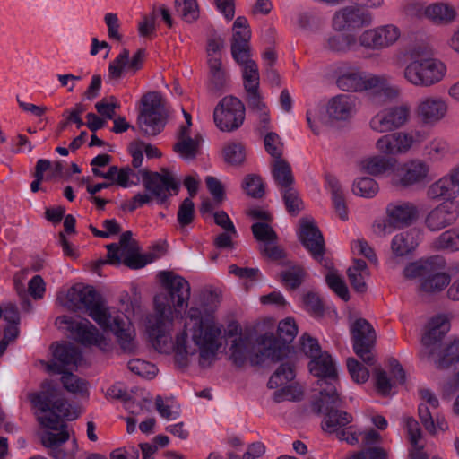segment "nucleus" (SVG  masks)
Listing matches in <instances>:
<instances>
[{"mask_svg": "<svg viewBox=\"0 0 459 459\" xmlns=\"http://www.w3.org/2000/svg\"><path fill=\"white\" fill-rule=\"evenodd\" d=\"M160 280L163 290L154 295L152 312L142 321L149 342L160 353H174L181 365H186L192 359H197L200 366L210 365L223 347L222 324L215 317L217 302L193 305L186 311L183 328L173 339L175 320L188 304L190 284L170 272H161Z\"/></svg>", "mask_w": 459, "mask_h": 459, "instance_id": "nucleus-1", "label": "nucleus"}, {"mask_svg": "<svg viewBox=\"0 0 459 459\" xmlns=\"http://www.w3.org/2000/svg\"><path fill=\"white\" fill-rule=\"evenodd\" d=\"M58 300L70 310L86 312L100 327L112 332L124 351L137 348L134 325L117 308L108 307L92 286L76 283L67 290L65 299L58 297Z\"/></svg>", "mask_w": 459, "mask_h": 459, "instance_id": "nucleus-2", "label": "nucleus"}, {"mask_svg": "<svg viewBox=\"0 0 459 459\" xmlns=\"http://www.w3.org/2000/svg\"><path fill=\"white\" fill-rule=\"evenodd\" d=\"M336 85L346 92L372 91L389 100L396 99L401 92L400 88L392 82L390 75L366 73L350 65L339 69Z\"/></svg>", "mask_w": 459, "mask_h": 459, "instance_id": "nucleus-3", "label": "nucleus"}, {"mask_svg": "<svg viewBox=\"0 0 459 459\" xmlns=\"http://www.w3.org/2000/svg\"><path fill=\"white\" fill-rule=\"evenodd\" d=\"M32 406L38 410L37 419L39 424L49 429H57L62 419L73 420L79 415L56 388L48 385L39 393L29 395Z\"/></svg>", "mask_w": 459, "mask_h": 459, "instance_id": "nucleus-4", "label": "nucleus"}, {"mask_svg": "<svg viewBox=\"0 0 459 459\" xmlns=\"http://www.w3.org/2000/svg\"><path fill=\"white\" fill-rule=\"evenodd\" d=\"M143 182L146 191H150L157 198L159 204H163L171 195L178 191V183L173 175L162 169L160 173H150L146 169L134 171L129 167L118 169L116 184L127 188Z\"/></svg>", "mask_w": 459, "mask_h": 459, "instance_id": "nucleus-5", "label": "nucleus"}, {"mask_svg": "<svg viewBox=\"0 0 459 459\" xmlns=\"http://www.w3.org/2000/svg\"><path fill=\"white\" fill-rule=\"evenodd\" d=\"M52 348L53 359L48 364V370L62 374L61 383L69 393L86 394L88 393V383L67 371V369L77 366L81 360L80 352L70 343L56 344L52 345Z\"/></svg>", "mask_w": 459, "mask_h": 459, "instance_id": "nucleus-6", "label": "nucleus"}, {"mask_svg": "<svg viewBox=\"0 0 459 459\" xmlns=\"http://www.w3.org/2000/svg\"><path fill=\"white\" fill-rule=\"evenodd\" d=\"M308 368L310 373L318 378V385L321 388L316 405L319 411L326 410L330 403L335 404L339 400L336 388L338 373L335 362L332 356L325 351L309 361Z\"/></svg>", "mask_w": 459, "mask_h": 459, "instance_id": "nucleus-7", "label": "nucleus"}, {"mask_svg": "<svg viewBox=\"0 0 459 459\" xmlns=\"http://www.w3.org/2000/svg\"><path fill=\"white\" fill-rule=\"evenodd\" d=\"M221 335L223 347L217 354L226 349L225 337L230 339V359L234 364L242 366L247 359H250L253 363H261L267 360L261 359V352L259 351L260 337L257 340V343L255 344L252 336L247 333H243L241 326L236 321L230 322L225 330L222 328ZM217 359L218 355H216V359L208 367ZM201 367L207 368V366Z\"/></svg>", "mask_w": 459, "mask_h": 459, "instance_id": "nucleus-8", "label": "nucleus"}, {"mask_svg": "<svg viewBox=\"0 0 459 459\" xmlns=\"http://www.w3.org/2000/svg\"><path fill=\"white\" fill-rule=\"evenodd\" d=\"M325 109V114L317 109H310L307 113V121L316 134H319L322 127L332 122L351 119L358 111L357 100L347 94H338L327 101Z\"/></svg>", "mask_w": 459, "mask_h": 459, "instance_id": "nucleus-9", "label": "nucleus"}, {"mask_svg": "<svg viewBox=\"0 0 459 459\" xmlns=\"http://www.w3.org/2000/svg\"><path fill=\"white\" fill-rule=\"evenodd\" d=\"M446 72V65L437 58L412 56L405 65L403 76L414 87L429 88L442 82Z\"/></svg>", "mask_w": 459, "mask_h": 459, "instance_id": "nucleus-10", "label": "nucleus"}, {"mask_svg": "<svg viewBox=\"0 0 459 459\" xmlns=\"http://www.w3.org/2000/svg\"><path fill=\"white\" fill-rule=\"evenodd\" d=\"M298 333V326L293 318L288 317L278 325L279 339L271 333L260 336L259 351L262 359L279 361L290 352L289 343Z\"/></svg>", "mask_w": 459, "mask_h": 459, "instance_id": "nucleus-11", "label": "nucleus"}, {"mask_svg": "<svg viewBox=\"0 0 459 459\" xmlns=\"http://www.w3.org/2000/svg\"><path fill=\"white\" fill-rule=\"evenodd\" d=\"M375 143L376 151L385 156H402L420 145L426 139V133L420 129L383 133Z\"/></svg>", "mask_w": 459, "mask_h": 459, "instance_id": "nucleus-12", "label": "nucleus"}, {"mask_svg": "<svg viewBox=\"0 0 459 459\" xmlns=\"http://www.w3.org/2000/svg\"><path fill=\"white\" fill-rule=\"evenodd\" d=\"M55 325L58 329L68 332L71 336L85 346H96L102 351L110 348V341L85 318H74L69 316H60Z\"/></svg>", "mask_w": 459, "mask_h": 459, "instance_id": "nucleus-13", "label": "nucleus"}, {"mask_svg": "<svg viewBox=\"0 0 459 459\" xmlns=\"http://www.w3.org/2000/svg\"><path fill=\"white\" fill-rule=\"evenodd\" d=\"M142 110L138 125L144 134L156 135L164 128L167 112L161 95L156 91L146 93L142 98Z\"/></svg>", "mask_w": 459, "mask_h": 459, "instance_id": "nucleus-14", "label": "nucleus"}, {"mask_svg": "<svg viewBox=\"0 0 459 459\" xmlns=\"http://www.w3.org/2000/svg\"><path fill=\"white\" fill-rule=\"evenodd\" d=\"M411 107L409 103H400L383 108L377 112L369 120L371 131L383 134L398 131L411 120Z\"/></svg>", "mask_w": 459, "mask_h": 459, "instance_id": "nucleus-15", "label": "nucleus"}, {"mask_svg": "<svg viewBox=\"0 0 459 459\" xmlns=\"http://www.w3.org/2000/svg\"><path fill=\"white\" fill-rule=\"evenodd\" d=\"M430 166L423 160L411 159L399 165L390 174L393 186L402 189L426 183L429 178Z\"/></svg>", "mask_w": 459, "mask_h": 459, "instance_id": "nucleus-16", "label": "nucleus"}, {"mask_svg": "<svg viewBox=\"0 0 459 459\" xmlns=\"http://www.w3.org/2000/svg\"><path fill=\"white\" fill-rule=\"evenodd\" d=\"M245 120V107L236 97H224L213 111V121L221 132H233L238 129Z\"/></svg>", "mask_w": 459, "mask_h": 459, "instance_id": "nucleus-17", "label": "nucleus"}, {"mask_svg": "<svg viewBox=\"0 0 459 459\" xmlns=\"http://www.w3.org/2000/svg\"><path fill=\"white\" fill-rule=\"evenodd\" d=\"M419 395L420 401L418 406V414L426 431L431 435H436L438 431H447L449 425L445 416L439 413L433 416L431 413V411L437 410L439 406L437 395L427 388H421L419 391Z\"/></svg>", "mask_w": 459, "mask_h": 459, "instance_id": "nucleus-18", "label": "nucleus"}, {"mask_svg": "<svg viewBox=\"0 0 459 459\" xmlns=\"http://www.w3.org/2000/svg\"><path fill=\"white\" fill-rule=\"evenodd\" d=\"M402 35L393 23L378 25L363 30L358 37L359 45L368 50H383L394 45Z\"/></svg>", "mask_w": 459, "mask_h": 459, "instance_id": "nucleus-19", "label": "nucleus"}, {"mask_svg": "<svg viewBox=\"0 0 459 459\" xmlns=\"http://www.w3.org/2000/svg\"><path fill=\"white\" fill-rule=\"evenodd\" d=\"M340 399L334 405L339 403ZM333 404L330 403L328 405V409H324L323 411H319L317 406L316 405V402L314 403L315 408L319 412L328 411L322 422V428L325 432L331 434H336L337 437L342 441H346L351 445H355L359 443V438L356 435V431L353 430L352 427H346L349 423L352 421V416L346 411H333L330 410Z\"/></svg>", "mask_w": 459, "mask_h": 459, "instance_id": "nucleus-20", "label": "nucleus"}, {"mask_svg": "<svg viewBox=\"0 0 459 459\" xmlns=\"http://www.w3.org/2000/svg\"><path fill=\"white\" fill-rule=\"evenodd\" d=\"M450 328V317L446 314H437L428 320L421 337V359H429L433 355V351L438 348L439 342Z\"/></svg>", "mask_w": 459, "mask_h": 459, "instance_id": "nucleus-21", "label": "nucleus"}, {"mask_svg": "<svg viewBox=\"0 0 459 459\" xmlns=\"http://www.w3.org/2000/svg\"><path fill=\"white\" fill-rule=\"evenodd\" d=\"M354 352L367 364H373L372 349L376 342V333L365 319L355 320L350 326Z\"/></svg>", "mask_w": 459, "mask_h": 459, "instance_id": "nucleus-22", "label": "nucleus"}, {"mask_svg": "<svg viewBox=\"0 0 459 459\" xmlns=\"http://www.w3.org/2000/svg\"><path fill=\"white\" fill-rule=\"evenodd\" d=\"M426 196L430 201L458 203L459 197V164L446 174L432 182L426 190Z\"/></svg>", "mask_w": 459, "mask_h": 459, "instance_id": "nucleus-23", "label": "nucleus"}, {"mask_svg": "<svg viewBox=\"0 0 459 459\" xmlns=\"http://www.w3.org/2000/svg\"><path fill=\"white\" fill-rule=\"evenodd\" d=\"M459 219V203L442 202L431 208L424 218L425 227L432 232L454 225Z\"/></svg>", "mask_w": 459, "mask_h": 459, "instance_id": "nucleus-24", "label": "nucleus"}, {"mask_svg": "<svg viewBox=\"0 0 459 459\" xmlns=\"http://www.w3.org/2000/svg\"><path fill=\"white\" fill-rule=\"evenodd\" d=\"M372 22L373 18L369 13L357 5H349L335 12L332 26L337 31H343L368 26Z\"/></svg>", "mask_w": 459, "mask_h": 459, "instance_id": "nucleus-25", "label": "nucleus"}, {"mask_svg": "<svg viewBox=\"0 0 459 459\" xmlns=\"http://www.w3.org/2000/svg\"><path fill=\"white\" fill-rule=\"evenodd\" d=\"M448 111L447 102L439 96L421 98L416 106L417 118L424 125L433 126L443 120Z\"/></svg>", "mask_w": 459, "mask_h": 459, "instance_id": "nucleus-26", "label": "nucleus"}, {"mask_svg": "<svg viewBox=\"0 0 459 459\" xmlns=\"http://www.w3.org/2000/svg\"><path fill=\"white\" fill-rule=\"evenodd\" d=\"M146 53L144 49H138L132 56L126 48H123L119 55L109 63L108 78L118 80L126 73L134 74L143 64Z\"/></svg>", "mask_w": 459, "mask_h": 459, "instance_id": "nucleus-27", "label": "nucleus"}, {"mask_svg": "<svg viewBox=\"0 0 459 459\" xmlns=\"http://www.w3.org/2000/svg\"><path fill=\"white\" fill-rule=\"evenodd\" d=\"M418 246L413 230H405L395 234L390 244L391 255L387 260L389 267L396 268L408 255H411Z\"/></svg>", "mask_w": 459, "mask_h": 459, "instance_id": "nucleus-28", "label": "nucleus"}, {"mask_svg": "<svg viewBox=\"0 0 459 459\" xmlns=\"http://www.w3.org/2000/svg\"><path fill=\"white\" fill-rule=\"evenodd\" d=\"M299 239L314 258L322 257L325 251L323 236L313 219L304 218L299 222Z\"/></svg>", "mask_w": 459, "mask_h": 459, "instance_id": "nucleus-29", "label": "nucleus"}, {"mask_svg": "<svg viewBox=\"0 0 459 459\" xmlns=\"http://www.w3.org/2000/svg\"><path fill=\"white\" fill-rule=\"evenodd\" d=\"M138 252L136 242L132 238V233L126 231L122 234L119 244H110L108 246V262L113 264L124 263L133 266L132 260Z\"/></svg>", "mask_w": 459, "mask_h": 459, "instance_id": "nucleus-30", "label": "nucleus"}, {"mask_svg": "<svg viewBox=\"0 0 459 459\" xmlns=\"http://www.w3.org/2000/svg\"><path fill=\"white\" fill-rule=\"evenodd\" d=\"M385 212L394 226L403 228L411 224L418 217L419 209L411 202L395 201L386 206Z\"/></svg>", "mask_w": 459, "mask_h": 459, "instance_id": "nucleus-31", "label": "nucleus"}, {"mask_svg": "<svg viewBox=\"0 0 459 459\" xmlns=\"http://www.w3.org/2000/svg\"><path fill=\"white\" fill-rule=\"evenodd\" d=\"M246 100L249 110L257 119L258 129L264 132L268 131L271 118L268 107L264 100L260 89L246 91Z\"/></svg>", "mask_w": 459, "mask_h": 459, "instance_id": "nucleus-32", "label": "nucleus"}, {"mask_svg": "<svg viewBox=\"0 0 459 459\" xmlns=\"http://www.w3.org/2000/svg\"><path fill=\"white\" fill-rule=\"evenodd\" d=\"M203 139L199 134L192 136L191 132L186 129H178L177 134V143L174 145V151L186 160H194L199 153Z\"/></svg>", "mask_w": 459, "mask_h": 459, "instance_id": "nucleus-33", "label": "nucleus"}, {"mask_svg": "<svg viewBox=\"0 0 459 459\" xmlns=\"http://www.w3.org/2000/svg\"><path fill=\"white\" fill-rule=\"evenodd\" d=\"M389 364L394 375V380H391L383 370L376 372V388L382 395L394 394L396 384H403L405 379L404 371L397 360L391 359Z\"/></svg>", "mask_w": 459, "mask_h": 459, "instance_id": "nucleus-34", "label": "nucleus"}, {"mask_svg": "<svg viewBox=\"0 0 459 459\" xmlns=\"http://www.w3.org/2000/svg\"><path fill=\"white\" fill-rule=\"evenodd\" d=\"M69 438L67 431L62 429L58 434L45 431L40 434L41 443L44 446L50 448L49 455L55 459H74L76 446L65 452L61 445L65 443Z\"/></svg>", "mask_w": 459, "mask_h": 459, "instance_id": "nucleus-35", "label": "nucleus"}, {"mask_svg": "<svg viewBox=\"0 0 459 459\" xmlns=\"http://www.w3.org/2000/svg\"><path fill=\"white\" fill-rule=\"evenodd\" d=\"M439 369H447L459 362V338H455L446 343L441 349L433 351L429 359Z\"/></svg>", "mask_w": 459, "mask_h": 459, "instance_id": "nucleus-36", "label": "nucleus"}, {"mask_svg": "<svg viewBox=\"0 0 459 459\" xmlns=\"http://www.w3.org/2000/svg\"><path fill=\"white\" fill-rule=\"evenodd\" d=\"M425 17L437 25H447L454 22L457 16L455 8L445 2H435L425 7Z\"/></svg>", "mask_w": 459, "mask_h": 459, "instance_id": "nucleus-37", "label": "nucleus"}, {"mask_svg": "<svg viewBox=\"0 0 459 459\" xmlns=\"http://www.w3.org/2000/svg\"><path fill=\"white\" fill-rule=\"evenodd\" d=\"M395 163V160H393L383 154L370 155L359 160V168L364 173L379 177L393 169Z\"/></svg>", "mask_w": 459, "mask_h": 459, "instance_id": "nucleus-38", "label": "nucleus"}, {"mask_svg": "<svg viewBox=\"0 0 459 459\" xmlns=\"http://www.w3.org/2000/svg\"><path fill=\"white\" fill-rule=\"evenodd\" d=\"M450 281V276L446 273L442 272L437 263L431 273L421 280L420 290L429 294L438 293L449 285Z\"/></svg>", "mask_w": 459, "mask_h": 459, "instance_id": "nucleus-39", "label": "nucleus"}, {"mask_svg": "<svg viewBox=\"0 0 459 459\" xmlns=\"http://www.w3.org/2000/svg\"><path fill=\"white\" fill-rule=\"evenodd\" d=\"M404 426L411 445L410 453L411 459H428V455L423 452V445L420 444L422 438V431L418 421L413 418H406L404 419Z\"/></svg>", "mask_w": 459, "mask_h": 459, "instance_id": "nucleus-40", "label": "nucleus"}, {"mask_svg": "<svg viewBox=\"0 0 459 459\" xmlns=\"http://www.w3.org/2000/svg\"><path fill=\"white\" fill-rule=\"evenodd\" d=\"M423 152L428 160L437 162L449 156L451 146L444 137L436 136L424 145Z\"/></svg>", "mask_w": 459, "mask_h": 459, "instance_id": "nucleus-41", "label": "nucleus"}, {"mask_svg": "<svg viewBox=\"0 0 459 459\" xmlns=\"http://www.w3.org/2000/svg\"><path fill=\"white\" fill-rule=\"evenodd\" d=\"M437 262V258L429 257L409 263L403 269V276L408 280L418 279L420 284H421V280L431 273Z\"/></svg>", "mask_w": 459, "mask_h": 459, "instance_id": "nucleus-42", "label": "nucleus"}, {"mask_svg": "<svg viewBox=\"0 0 459 459\" xmlns=\"http://www.w3.org/2000/svg\"><path fill=\"white\" fill-rule=\"evenodd\" d=\"M221 152L224 161L229 165L238 167L246 161L247 148L241 142H228L224 144Z\"/></svg>", "mask_w": 459, "mask_h": 459, "instance_id": "nucleus-43", "label": "nucleus"}, {"mask_svg": "<svg viewBox=\"0 0 459 459\" xmlns=\"http://www.w3.org/2000/svg\"><path fill=\"white\" fill-rule=\"evenodd\" d=\"M273 177L281 192L292 187L294 178L290 164L282 160H275L273 164Z\"/></svg>", "mask_w": 459, "mask_h": 459, "instance_id": "nucleus-44", "label": "nucleus"}, {"mask_svg": "<svg viewBox=\"0 0 459 459\" xmlns=\"http://www.w3.org/2000/svg\"><path fill=\"white\" fill-rule=\"evenodd\" d=\"M369 273L363 260H355L351 267L348 269V277L353 289L360 293L367 290L366 279Z\"/></svg>", "mask_w": 459, "mask_h": 459, "instance_id": "nucleus-45", "label": "nucleus"}, {"mask_svg": "<svg viewBox=\"0 0 459 459\" xmlns=\"http://www.w3.org/2000/svg\"><path fill=\"white\" fill-rule=\"evenodd\" d=\"M326 188L332 195L337 214L342 221L347 220L348 213L344 204L343 192L338 179L332 176L326 177Z\"/></svg>", "mask_w": 459, "mask_h": 459, "instance_id": "nucleus-46", "label": "nucleus"}, {"mask_svg": "<svg viewBox=\"0 0 459 459\" xmlns=\"http://www.w3.org/2000/svg\"><path fill=\"white\" fill-rule=\"evenodd\" d=\"M357 43L359 41L352 34H334L326 39V47L335 52H347L355 49Z\"/></svg>", "mask_w": 459, "mask_h": 459, "instance_id": "nucleus-47", "label": "nucleus"}, {"mask_svg": "<svg viewBox=\"0 0 459 459\" xmlns=\"http://www.w3.org/2000/svg\"><path fill=\"white\" fill-rule=\"evenodd\" d=\"M379 191L377 182L369 177H361L354 180L352 192L363 198H373Z\"/></svg>", "mask_w": 459, "mask_h": 459, "instance_id": "nucleus-48", "label": "nucleus"}, {"mask_svg": "<svg viewBox=\"0 0 459 459\" xmlns=\"http://www.w3.org/2000/svg\"><path fill=\"white\" fill-rule=\"evenodd\" d=\"M437 249L455 252L459 250V230H448L440 234L433 243Z\"/></svg>", "mask_w": 459, "mask_h": 459, "instance_id": "nucleus-49", "label": "nucleus"}, {"mask_svg": "<svg viewBox=\"0 0 459 459\" xmlns=\"http://www.w3.org/2000/svg\"><path fill=\"white\" fill-rule=\"evenodd\" d=\"M233 35L231 40V46L238 44V45H247L249 44L251 38V31L248 26L247 20L245 17L239 16L238 17L232 27Z\"/></svg>", "mask_w": 459, "mask_h": 459, "instance_id": "nucleus-50", "label": "nucleus"}, {"mask_svg": "<svg viewBox=\"0 0 459 459\" xmlns=\"http://www.w3.org/2000/svg\"><path fill=\"white\" fill-rule=\"evenodd\" d=\"M127 368L132 373L145 379H152L158 373L154 364L141 359H130Z\"/></svg>", "mask_w": 459, "mask_h": 459, "instance_id": "nucleus-51", "label": "nucleus"}, {"mask_svg": "<svg viewBox=\"0 0 459 459\" xmlns=\"http://www.w3.org/2000/svg\"><path fill=\"white\" fill-rule=\"evenodd\" d=\"M175 9L186 22H193L199 17L196 0H175Z\"/></svg>", "mask_w": 459, "mask_h": 459, "instance_id": "nucleus-52", "label": "nucleus"}, {"mask_svg": "<svg viewBox=\"0 0 459 459\" xmlns=\"http://www.w3.org/2000/svg\"><path fill=\"white\" fill-rule=\"evenodd\" d=\"M241 73L245 91L260 89V74L256 63H250L242 67Z\"/></svg>", "mask_w": 459, "mask_h": 459, "instance_id": "nucleus-53", "label": "nucleus"}, {"mask_svg": "<svg viewBox=\"0 0 459 459\" xmlns=\"http://www.w3.org/2000/svg\"><path fill=\"white\" fill-rule=\"evenodd\" d=\"M155 405L160 415L167 420H174L180 416V406L172 399L163 400L158 396Z\"/></svg>", "mask_w": 459, "mask_h": 459, "instance_id": "nucleus-54", "label": "nucleus"}, {"mask_svg": "<svg viewBox=\"0 0 459 459\" xmlns=\"http://www.w3.org/2000/svg\"><path fill=\"white\" fill-rule=\"evenodd\" d=\"M303 395L302 389L297 384H290L281 386L273 394V400L276 403L284 401H297Z\"/></svg>", "mask_w": 459, "mask_h": 459, "instance_id": "nucleus-55", "label": "nucleus"}, {"mask_svg": "<svg viewBox=\"0 0 459 459\" xmlns=\"http://www.w3.org/2000/svg\"><path fill=\"white\" fill-rule=\"evenodd\" d=\"M281 277L286 287L296 289L303 281L305 272L300 266L293 265L283 271Z\"/></svg>", "mask_w": 459, "mask_h": 459, "instance_id": "nucleus-56", "label": "nucleus"}, {"mask_svg": "<svg viewBox=\"0 0 459 459\" xmlns=\"http://www.w3.org/2000/svg\"><path fill=\"white\" fill-rule=\"evenodd\" d=\"M327 285L333 290L342 299L348 300L350 298L348 288L342 277L334 271H330L325 276Z\"/></svg>", "mask_w": 459, "mask_h": 459, "instance_id": "nucleus-57", "label": "nucleus"}, {"mask_svg": "<svg viewBox=\"0 0 459 459\" xmlns=\"http://www.w3.org/2000/svg\"><path fill=\"white\" fill-rule=\"evenodd\" d=\"M252 232L255 238L264 244L274 242L277 238L276 233L268 222H256L253 224Z\"/></svg>", "mask_w": 459, "mask_h": 459, "instance_id": "nucleus-58", "label": "nucleus"}, {"mask_svg": "<svg viewBox=\"0 0 459 459\" xmlns=\"http://www.w3.org/2000/svg\"><path fill=\"white\" fill-rule=\"evenodd\" d=\"M120 108V104L114 96L103 98L95 104L98 113L108 119H113L116 109Z\"/></svg>", "mask_w": 459, "mask_h": 459, "instance_id": "nucleus-59", "label": "nucleus"}, {"mask_svg": "<svg viewBox=\"0 0 459 459\" xmlns=\"http://www.w3.org/2000/svg\"><path fill=\"white\" fill-rule=\"evenodd\" d=\"M347 368L351 378L356 383L362 384L368 381L369 377L368 369L355 359L349 358L347 359Z\"/></svg>", "mask_w": 459, "mask_h": 459, "instance_id": "nucleus-60", "label": "nucleus"}, {"mask_svg": "<svg viewBox=\"0 0 459 459\" xmlns=\"http://www.w3.org/2000/svg\"><path fill=\"white\" fill-rule=\"evenodd\" d=\"M242 186L246 193L253 197H261L264 192L261 178L255 175L246 176Z\"/></svg>", "mask_w": 459, "mask_h": 459, "instance_id": "nucleus-61", "label": "nucleus"}, {"mask_svg": "<svg viewBox=\"0 0 459 459\" xmlns=\"http://www.w3.org/2000/svg\"><path fill=\"white\" fill-rule=\"evenodd\" d=\"M264 147L266 152L273 157L275 160L281 159L282 152V143L280 141L279 136L275 133L264 132Z\"/></svg>", "mask_w": 459, "mask_h": 459, "instance_id": "nucleus-62", "label": "nucleus"}, {"mask_svg": "<svg viewBox=\"0 0 459 459\" xmlns=\"http://www.w3.org/2000/svg\"><path fill=\"white\" fill-rule=\"evenodd\" d=\"M281 193L288 212L296 215L303 208V203L299 199L298 192L293 187H290Z\"/></svg>", "mask_w": 459, "mask_h": 459, "instance_id": "nucleus-63", "label": "nucleus"}, {"mask_svg": "<svg viewBox=\"0 0 459 459\" xmlns=\"http://www.w3.org/2000/svg\"><path fill=\"white\" fill-rule=\"evenodd\" d=\"M231 54L234 60L240 65L241 68L249 65L250 63H255L251 58L250 44H236L231 46Z\"/></svg>", "mask_w": 459, "mask_h": 459, "instance_id": "nucleus-64", "label": "nucleus"}]
</instances>
